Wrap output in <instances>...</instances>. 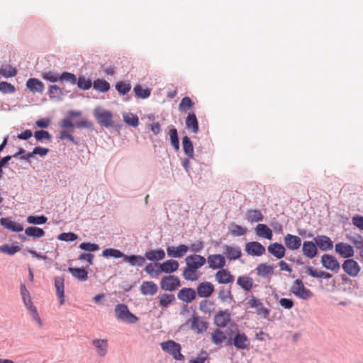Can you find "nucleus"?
Instances as JSON below:
<instances>
[{"mask_svg": "<svg viewBox=\"0 0 363 363\" xmlns=\"http://www.w3.org/2000/svg\"><path fill=\"white\" fill-rule=\"evenodd\" d=\"M186 126L191 130L192 133H197L199 131V123L195 113H189L186 118Z\"/></svg>", "mask_w": 363, "mask_h": 363, "instance_id": "34", "label": "nucleus"}, {"mask_svg": "<svg viewBox=\"0 0 363 363\" xmlns=\"http://www.w3.org/2000/svg\"><path fill=\"white\" fill-rule=\"evenodd\" d=\"M179 262L174 259H169L162 263H159L156 275H159L162 272L166 274L174 272L179 269Z\"/></svg>", "mask_w": 363, "mask_h": 363, "instance_id": "12", "label": "nucleus"}, {"mask_svg": "<svg viewBox=\"0 0 363 363\" xmlns=\"http://www.w3.org/2000/svg\"><path fill=\"white\" fill-rule=\"evenodd\" d=\"M179 300L185 303L192 302L196 297V292L191 288H183L177 294Z\"/></svg>", "mask_w": 363, "mask_h": 363, "instance_id": "19", "label": "nucleus"}, {"mask_svg": "<svg viewBox=\"0 0 363 363\" xmlns=\"http://www.w3.org/2000/svg\"><path fill=\"white\" fill-rule=\"evenodd\" d=\"M302 252L306 257L309 259L314 258L318 255V248L315 242L304 241L302 245Z\"/></svg>", "mask_w": 363, "mask_h": 363, "instance_id": "20", "label": "nucleus"}, {"mask_svg": "<svg viewBox=\"0 0 363 363\" xmlns=\"http://www.w3.org/2000/svg\"><path fill=\"white\" fill-rule=\"evenodd\" d=\"M291 292L297 297L306 300L312 297V292L304 286L301 279H296L290 289Z\"/></svg>", "mask_w": 363, "mask_h": 363, "instance_id": "6", "label": "nucleus"}, {"mask_svg": "<svg viewBox=\"0 0 363 363\" xmlns=\"http://www.w3.org/2000/svg\"><path fill=\"white\" fill-rule=\"evenodd\" d=\"M134 92L135 95L142 99H146L150 95V89H143L141 85H137L134 87Z\"/></svg>", "mask_w": 363, "mask_h": 363, "instance_id": "51", "label": "nucleus"}, {"mask_svg": "<svg viewBox=\"0 0 363 363\" xmlns=\"http://www.w3.org/2000/svg\"><path fill=\"white\" fill-rule=\"evenodd\" d=\"M25 306L26 307L27 310L29 311L33 319L38 323L39 326L41 327L43 325L42 320L38 313L37 308L33 305V302L32 301L29 302V303H27L26 305H25Z\"/></svg>", "mask_w": 363, "mask_h": 363, "instance_id": "42", "label": "nucleus"}, {"mask_svg": "<svg viewBox=\"0 0 363 363\" xmlns=\"http://www.w3.org/2000/svg\"><path fill=\"white\" fill-rule=\"evenodd\" d=\"M206 261L208 267L213 269H220L225 266L226 263L225 257L220 254L210 255Z\"/></svg>", "mask_w": 363, "mask_h": 363, "instance_id": "13", "label": "nucleus"}, {"mask_svg": "<svg viewBox=\"0 0 363 363\" xmlns=\"http://www.w3.org/2000/svg\"><path fill=\"white\" fill-rule=\"evenodd\" d=\"M157 299L159 301V307L161 308H167L176 301L174 294L165 293L159 294Z\"/></svg>", "mask_w": 363, "mask_h": 363, "instance_id": "24", "label": "nucleus"}, {"mask_svg": "<svg viewBox=\"0 0 363 363\" xmlns=\"http://www.w3.org/2000/svg\"><path fill=\"white\" fill-rule=\"evenodd\" d=\"M182 145L185 154L189 158H194V147L190 138L188 136L183 137Z\"/></svg>", "mask_w": 363, "mask_h": 363, "instance_id": "41", "label": "nucleus"}, {"mask_svg": "<svg viewBox=\"0 0 363 363\" xmlns=\"http://www.w3.org/2000/svg\"><path fill=\"white\" fill-rule=\"evenodd\" d=\"M16 89L14 86H13L11 84L6 82H0V91L4 94L7 93H13L15 92Z\"/></svg>", "mask_w": 363, "mask_h": 363, "instance_id": "62", "label": "nucleus"}, {"mask_svg": "<svg viewBox=\"0 0 363 363\" xmlns=\"http://www.w3.org/2000/svg\"><path fill=\"white\" fill-rule=\"evenodd\" d=\"M59 81L69 82L72 84H75L77 83V77L72 73L65 72L60 75Z\"/></svg>", "mask_w": 363, "mask_h": 363, "instance_id": "56", "label": "nucleus"}, {"mask_svg": "<svg viewBox=\"0 0 363 363\" xmlns=\"http://www.w3.org/2000/svg\"><path fill=\"white\" fill-rule=\"evenodd\" d=\"M255 233L258 237L263 238L267 240H272L273 233L272 230L265 224H258L255 229Z\"/></svg>", "mask_w": 363, "mask_h": 363, "instance_id": "29", "label": "nucleus"}, {"mask_svg": "<svg viewBox=\"0 0 363 363\" xmlns=\"http://www.w3.org/2000/svg\"><path fill=\"white\" fill-rule=\"evenodd\" d=\"M219 299L224 303H231L233 301V296L230 290L220 289L218 291Z\"/></svg>", "mask_w": 363, "mask_h": 363, "instance_id": "46", "label": "nucleus"}, {"mask_svg": "<svg viewBox=\"0 0 363 363\" xmlns=\"http://www.w3.org/2000/svg\"><path fill=\"white\" fill-rule=\"evenodd\" d=\"M0 223L6 229L12 232H21L23 230V226L21 223H16L9 218H1Z\"/></svg>", "mask_w": 363, "mask_h": 363, "instance_id": "25", "label": "nucleus"}, {"mask_svg": "<svg viewBox=\"0 0 363 363\" xmlns=\"http://www.w3.org/2000/svg\"><path fill=\"white\" fill-rule=\"evenodd\" d=\"M181 286V281L178 277L168 275L162 278L160 287L162 290L168 291H176Z\"/></svg>", "mask_w": 363, "mask_h": 363, "instance_id": "7", "label": "nucleus"}, {"mask_svg": "<svg viewBox=\"0 0 363 363\" xmlns=\"http://www.w3.org/2000/svg\"><path fill=\"white\" fill-rule=\"evenodd\" d=\"M189 250V247L185 245H180L177 247L169 246L167 248L169 257L180 258L182 257Z\"/></svg>", "mask_w": 363, "mask_h": 363, "instance_id": "22", "label": "nucleus"}, {"mask_svg": "<svg viewBox=\"0 0 363 363\" xmlns=\"http://www.w3.org/2000/svg\"><path fill=\"white\" fill-rule=\"evenodd\" d=\"M268 252L277 259H281L285 256L286 249L282 244L274 242L267 247Z\"/></svg>", "mask_w": 363, "mask_h": 363, "instance_id": "23", "label": "nucleus"}, {"mask_svg": "<svg viewBox=\"0 0 363 363\" xmlns=\"http://www.w3.org/2000/svg\"><path fill=\"white\" fill-rule=\"evenodd\" d=\"M48 218L45 216H29L27 217V222L30 224L42 225L47 222Z\"/></svg>", "mask_w": 363, "mask_h": 363, "instance_id": "52", "label": "nucleus"}, {"mask_svg": "<svg viewBox=\"0 0 363 363\" xmlns=\"http://www.w3.org/2000/svg\"><path fill=\"white\" fill-rule=\"evenodd\" d=\"M25 233L29 236L33 238H41L45 235V232L42 228L38 227H28L25 230Z\"/></svg>", "mask_w": 363, "mask_h": 363, "instance_id": "45", "label": "nucleus"}, {"mask_svg": "<svg viewBox=\"0 0 363 363\" xmlns=\"http://www.w3.org/2000/svg\"><path fill=\"white\" fill-rule=\"evenodd\" d=\"M163 351L171 354L177 360H183L184 356L181 353V346L174 340H168L160 344Z\"/></svg>", "mask_w": 363, "mask_h": 363, "instance_id": "5", "label": "nucleus"}, {"mask_svg": "<svg viewBox=\"0 0 363 363\" xmlns=\"http://www.w3.org/2000/svg\"><path fill=\"white\" fill-rule=\"evenodd\" d=\"M68 270L74 277L80 281H86L88 279V273L83 268L69 267Z\"/></svg>", "mask_w": 363, "mask_h": 363, "instance_id": "40", "label": "nucleus"}, {"mask_svg": "<svg viewBox=\"0 0 363 363\" xmlns=\"http://www.w3.org/2000/svg\"><path fill=\"white\" fill-rule=\"evenodd\" d=\"M229 229L230 233L235 236L244 235L247 233V229L235 223L231 224Z\"/></svg>", "mask_w": 363, "mask_h": 363, "instance_id": "50", "label": "nucleus"}, {"mask_svg": "<svg viewBox=\"0 0 363 363\" xmlns=\"http://www.w3.org/2000/svg\"><path fill=\"white\" fill-rule=\"evenodd\" d=\"M216 281L220 284H231L234 281L235 277L227 269H220L215 274Z\"/></svg>", "mask_w": 363, "mask_h": 363, "instance_id": "14", "label": "nucleus"}, {"mask_svg": "<svg viewBox=\"0 0 363 363\" xmlns=\"http://www.w3.org/2000/svg\"><path fill=\"white\" fill-rule=\"evenodd\" d=\"M0 74L6 78L12 77L17 74V70L9 65H2L0 67Z\"/></svg>", "mask_w": 363, "mask_h": 363, "instance_id": "44", "label": "nucleus"}, {"mask_svg": "<svg viewBox=\"0 0 363 363\" xmlns=\"http://www.w3.org/2000/svg\"><path fill=\"white\" fill-rule=\"evenodd\" d=\"M224 253L226 257L230 260L239 259L241 257V250L238 246L225 245Z\"/></svg>", "mask_w": 363, "mask_h": 363, "instance_id": "27", "label": "nucleus"}, {"mask_svg": "<svg viewBox=\"0 0 363 363\" xmlns=\"http://www.w3.org/2000/svg\"><path fill=\"white\" fill-rule=\"evenodd\" d=\"M34 137L37 141H42L43 140H51V135L46 130H38L34 133Z\"/></svg>", "mask_w": 363, "mask_h": 363, "instance_id": "59", "label": "nucleus"}, {"mask_svg": "<svg viewBox=\"0 0 363 363\" xmlns=\"http://www.w3.org/2000/svg\"><path fill=\"white\" fill-rule=\"evenodd\" d=\"M264 216L262 212L257 209H250L246 212V219L250 223L262 221Z\"/></svg>", "mask_w": 363, "mask_h": 363, "instance_id": "35", "label": "nucleus"}, {"mask_svg": "<svg viewBox=\"0 0 363 363\" xmlns=\"http://www.w3.org/2000/svg\"><path fill=\"white\" fill-rule=\"evenodd\" d=\"M55 287L56 290L57 296L60 299V304L63 305L65 303V279L63 276L55 277Z\"/></svg>", "mask_w": 363, "mask_h": 363, "instance_id": "21", "label": "nucleus"}, {"mask_svg": "<svg viewBox=\"0 0 363 363\" xmlns=\"http://www.w3.org/2000/svg\"><path fill=\"white\" fill-rule=\"evenodd\" d=\"M114 311L116 318L123 322L134 324L139 320V318L128 310L125 304L116 305Z\"/></svg>", "mask_w": 363, "mask_h": 363, "instance_id": "2", "label": "nucleus"}, {"mask_svg": "<svg viewBox=\"0 0 363 363\" xmlns=\"http://www.w3.org/2000/svg\"><path fill=\"white\" fill-rule=\"evenodd\" d=\"M125 262H128L132 266L142 267L145 262V258L141 255H125L123 256Z\"/></svg>", "mask_w": 363, "mask_h": 363, "instance_id": "36", "label": "nucleus"}, {"mask_svg": "<svg viewBox=\"0 0 363 363\" xmlns=\"http://www.w3.org/2000/svg\"><path fill=\"white\" fill-rule=\"evenodd\" d=\"M214 286L209 281L200 283L196 288V293L201 298H208L214 292Z\"/></svg>", "mask_w": 363, "mask_h": 363, "instance_id": "15", "label": "nucleus"}, {"mask_svg": "<svg viewBox=\"0 0 363 363\" xmlns=\"http://www.w3.org/2000/svg\"><path fill=\"white\" fill-rule=\"evenodd\" d=\"M199 308L203 313L211 315L215 310L214 303L208 299L202 300L199 303Z\"/></svg>", "mask_w": 363, "mask_h": 363, "instance_id": "38", "label": "nucleus"}, {"mask_svg": "<svg viewBox=\"0 0 363 363\" xmlns=\"http://www.w3.org/2000/svg\"><path fill=\"white\" fill-rule=\"evenodd\" d=\"M321 264L324 268L337 273L340 269V264L337 259L333 255L324 254L321 257Z\"/></svg>", "mask_w": 363, "mask_h": 363, "instance_id": "8", "label": "nucleus"}, {"mask_svg": "<svg viewBox=\"0 0 363 363\" xmlns=\"http://www.w3.org/2000/svg\"><path fill=\"white\" fill-rule=\"evenodd\" d=\"M93 87L96 91L106 92L110 89V84L106 80L98 79L94 80Z\"/></svg>", "mask_w": 363, "mask_h": 363, "instance_id": "43", "label": "nucleus"}, {"mask_svg": "<svg viewBox=\"0 0 363 363\" xmlns=\"http://www.w3.org/2000/svg\"><path fill=\"white\" fill-rule=\"evenodd\" d=\"M227 340L225 333L219 328L211 333V341L216 345H221Z\"/></svg>", "mask_w": 363, "mask_h": 363, "instance_id": "33", "label": "nucleus"}, {"mask_svg": "<svg viewBox=\"0 0 363 363\" xmlns=\"http://www.w3.org/2000/svg\"><path fill=\"white\" fill-rule=\"evenodd\" d=\"M256 271L259 277L267 278L274 273V267L267 263H262L257 267Z\"/></svg>", "mask_w": 363, "mask_h": 363, "instance_id": "32", "label": "nucleus"}, {"mask_svg": "<svg viewBox=\"0 0 363 363\" xmlns=\"http://www.w3.org/2000/svg\"><path fill=\"white\" fill-rule=\"evenodd\" d=\"M21 248L18 246L9 245L7 244L0 246V252L9 255H13L15 253L19 252Z\"/></svg>", "mask_w": 363, "mask_h": 363, "instance_id": "49", "label": "nucleus"}, {"mask_svg": "<svg viewBox=\"0 0 363 363\" xmlns=\"http://www.w3.org/2000/svg\"><path fill=\"white\" fill-rule=\"evenodd\" d=\"M317 247L322 251L330 250L333 247V242L331 239L326 235H317L314 238Z\"/></svg>", "mask_w": 363, "mask_h": 363, "instance_id": "17", "label": "nucleus"}, {"mask_svg": "<svg viewBox=\"0 0 363 363\" xmlns=\"http://www.w3.org/2000/svg\"><path fill=\"white\" fill-rule=\"evenodd\" d=\"M79 248L87 252H94L99 250V246L94 243L83 242L79 245Z\"/></svg>", "mask_w": 363, "mask_h": 363, "instance_id": "63", "label": "nucleus"}, {"mask_svg": "<svg viewBox=\"0 0 363 363\" xmlns=\"http://www.w3.org/2000/svg\"><path fill=\"white\" fill-rule=\"evenodd\" d=\"M186 267H184L182 276L188 281H196L200 277L198 270L206 262V259L199 255H191L185 258Z\"/></svg>", "mask_w": 363, "mask_h": 363, "instance_id": "1", "label": "nucleus"}, {"mask_svg": "<svg viewBox=\"0 0 363 363\" xmlns=\"http://www.w3.org/2000/svg\"><path fill=\"white\" fill-rule=\"evenodd\" d=\"M41 77L43 79L46 81H49L50 82H55L59 81L60 75L54 72L49 71L47 72H44L41 74Z\"/></svg>", "mask_w": 363, "mask_h": 363, "instance_id": "60", "label": "nucleus"}, {"mask_svg": "<svg viewBox=\"0 0 363 363\" xmlns=\"http://www.w3.org/2000/svg\"><path fill=\"white\" fill-rule=\"evenodd\" d=\"M123 120L124 121L133 126V127H137L139 123L138 118L136 115L128 113L123 116Z\"/></svg>", "mask_w": 363, "mask_h": 363, "instance_id": "55", "label": "nucleus"}, {"mask_svg": "<svg viewBox=\"0 0 363 363\" xmlns=\"http://www.w3.org/2000/svg\"><path fill=\"white\" fill-rule=\"evenodd\" d=\"M102 255L104 257H113L115 258L123 257L124 255L119 250L113 248H107L103 250Z\"/></svg>", "mask_w": 363, "mask_h": 363, "instance_id": "53", "label": "nucleus"}, {"mask_svg": "<svg viewBox=\"0 0 363 363\" xmlns=\"http://www.w3.org/2000/svg\"><path fill=\"white\" fill-rule=\"evenodd\" d=\"M335 250L337 254L344 258H350L354 255V250L352 246L345 242L337 243Z\"/></svg>", "mask_w": 363, "mask_h": 363, "instance_id": "16", "label": "nucleus"}, {"mask_svg": "<svg viewBox=\"0 0 363 363\" xmlns=\"http://www.w3.org/2000/svg\"><path fill=\"white\" fill-rule=\"evenodd\" d=\"M77 82L78 87L82 90H87L92 85L91 81L84 77H79L78 80L77 79Z\"/></svg>", "mask_w": 363, "mask_h": 363, "instance_id": "58", "label": "nucleus"}, {"mask_svg": "<svg viewBox=\"0 0 363 363\" xmlns=\"http://www.w3.org/2000/svg\"><path fill=\"white\" fill-rule=\"evenodd\" d=\"M116 89L121 94L125 95L131 89V85L129 83L119 82L116 84Z\"/></svg>", "mask_w": 363, "mask_h": 363, "instance_id": "57", "label": "nucleus"}, {"mask_svg": "<svg viewBox=\"0 0 363 363\" xmlns=\"http://www.w3.org/2000/svg\"><path fill=\"white\" fill-rule=\"evenodd\" d=\"M94 115L99 124L106 128L113 125V115L111 111L96 108L94 111Z\"/></svg>", "mask_w": 363, "mask_h": 363, "instance_id": "4", "label": "nucleus"}, {"mask_svg": "<svg viewBox=\"0 0 363 363\" xmlns=\"http://www.w3.org/2000/svg\"><path fill=\"white\" fill-rule=\"evenodd\" d=\"M203 248V242L202 241H196L192 244H191L189 249L195 253L201 252Z\"/></svg>", "mask_w": 363, "mask_h": 363, "instance_id": "64", "label": "nucleus"}, {"mask_svg": "<svg viewBox=\"0 0 363 363\" xmlns=\"http://www.w3.org/2000/svg\"><path fill=\"white\" fill-rule=\"evenodd\" d=\"M78 236L77 234L74 233H62L58 235V239L60 240L70 242L74 241L77 239Z\"/></svg>", "mask_w": 363, "mask_h": 363, "instance_id": "61", "label": "nucleus"}, {"mask_svg": "<svg viewBox=\"0 0 363 363\" xmlns=\"http://www.w3.org/2000/svg\"><path fill=\"white\" fill-rule=\"evenodd\" d=\"M193 106V102L191 101V99L188 97V96H186V97H184L179 105V110L183 112V111H186L187 110H189L192 108Z\"/></svg>", "mask_w": 363, "mask_h": 363, "instance_id": "54", "label": "nucleus"}, {"mask_svg": "<svg viewBox=\"0 0 363 363\" xmlns=\"http://www.w3.org/2000/svg\"><path fill=\"white\" fill-rule=\"evenodd\" d=\"M231 320V314L228 310H220L214 315L213 323L218 328H225Z\"/></svg>", "mask_w": 363, "mask_h": 363, "instance_id": "9", "label": "nucleus"}, {"mask_svg": "<svg viewBox=\"0 0 363 363\" xmlns=\"http://www.w3.org/2000/svg\"><path fill=\"white\" fill-rule=\"evenodd\" d=\"M245 250L247 255L259 257L265 254V247L259 242L252 241L246 243Z\"/></svg>", "mask_w": 363, "mask_h": 363, "instance_id": "10", "label": "nucleus"}, {"mask_svg": "<svg viewBox=\"0 0 363 363\" xmlns=\"http://www.w3.org/2000/svg\"><path fill=\"white\" fill-rule=\"evenodd\" d=\"M344 272L352 277H357L361 270V267L357 262L352 259H347L342 264Z\"/></svg>", "mask_w": 363, "mask_h": 363, "instance_id": "11", "label": "nucleus"}, {"mask_svg": "<svg viewBox=\"0 0 363 363\" xmlns=\"http://www.w3.org/2000/svg\"><path fill=\"white\" fill-rule=\"evenodd\" d=\"M286 247L291 250H298L301 245V239L291 234H287L284 238Z\"/></svg>", "mask_w": 363, "mask_h": 363, "instance_id": "18", "label": "nucleus"}, {"mask_svg": "<svg viewBox=\"0 0 363 363\" xmlns=\"http://www.w3.org/2000/svg\"><path fill=\"white\" fill-rule=\"evenodd\" d=\"M237 284L242 289L250 291L253 287V279L248 276H240L237 279Z\"/></svg>", "mask_w": 363, "mask_h": 363, "instance_id": "37", "label": "nucleus"}, {"mask_svg": "<svg viewBox=\"0 0 363 363\" xmlns=\"http://www.w3.org/2000/svg\"><path fill=\"white\" fill-rule=\"evenodd\" d=\"M169 135L170 138V142L173 147L176 150H179V141L178 138L177 130L175 128H171L169 131Z\"/></svg>", "mask_w": 363, "mask_h": 363, "instance_id": "48", "label": "nucleus"}, {"mask_svg": "<svg viewBox=\"0 0 363 363\" xmlns=\"http://www.w3.org/2000/svg\"><path fill=\"white\" fill-rule=\"evenodd\" d=\"M26 86L33 93H43L45 89L43 83L36 78H30L26 82Z\"/></svg>", "mask_w": 363, "mask_h": 363, "instance_id": "30", "label": "nucleus"}, {"mask_svg": "<svg viewBox=\"0 0 363 363\" xmlns=\"http://www.w3.org/2000/svg\"><path fill=\"white\" fill-rule=\"evenodd\" d=\"M157 286L153 281H143L140 286V291L143 295H154L157 291Z\"/></svg>", "mask_w": 363, "mask_h": 363, "instance_id": "31", "label": "nucleus"}, {"mask_svg": "<svg viewBox=\"0 0 363 363\" xmlns=\"http://www.w3.org/2000/svg\"><path fill=\"white\" fill-rule=\"evenodd\" d=\"M189 325L190 329L196 334H202L205 333L208 328V323L202 317L196 315L192 317L186 322Z\"/></svg>", "mask_w": 363, "mask_h": 363, "instance_id": "3", "label": "nucleus"}, {"mask_svg": "<svg viewBox=\"0 0 363 363\" xmlns=\"http://www.w3.org/2000/svg\"><path fill=\"white\" fill-rule=\"evenodd\" d=\"M234 346L240 350L247 349L250 345V340L245 333H238L233 339Z\"/></svg>", "mask_w": 363, "mask_h": 363, "instance_id": "26", "label": "nucleus"}, {"mask_svg": "<svg viewBox=\"0 0 363 363\" xmlns=\"http://www.w3.org/2000/svg\"><path fill=\"white\" fill-rule=\"evenodd\" d=\"M91 344L96 347L97 354L104 357L108 351V341L106 339H94L91 341Z\"/></svg>", "mask_w": 363, "mask_h": 363, "instance_id": "28", "label": "nucleus"}, {"mask_svg": "<svg viewBox=\"0 0 363 363\" xmlns=\"http://www.w3.org/2000/svg\"><path fill=\"white\" fill-rule=\"evenodd\" d=\"M164 257V251L162 249L157 250H150L145 253V257L151 261L161 260L163 259Z\"/></svg>", "mask_w": 363, "mask_h": 363, "instance_id": "39", "label": "nucleus"}, {"mask_svg": "<svg viewBox=\"0 0 363 363\" xmlns=\"http://www.w3.org/2000/svg\"><path fill=\"white\" fill-rule=\"evenodd\" d=\"M50 99H60L63 95L62 89L57 85H50L48 91Z\"/></svg>", "mask_w": 363, "mask_h": 363, "instance_id": "47", "label": "nucleus"}]
</instances>
